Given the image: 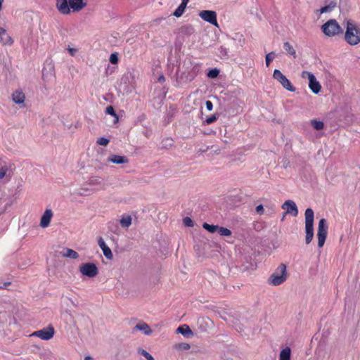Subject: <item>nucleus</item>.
I'll list each match as a JSON object with an SVG mask.
<instances>
[{"instance_id": "f257e3e1", "label": "nucleus", "mask_w": 360, "mask_h": 360, "mask_svg": "<svg viewBox=\"0 0 360 360\" xmlns=\"http://www.w3.org/2000/svg\"><path fill=\"white\" fill-rule=\"evenodd\" d=\"M345 39L350 45H356L360 42V27H356L350 20L347 21Z\"/></svg>"}, {"instance_id": "f03ea898", "label": "nucleus", "mask_w": 360, "mask_h": 360, "mask_svg": "<svg viewBox=\"0 0 360 360\" xmlns=\"http://www.w3.org/2000/svg\"><path fill=\"white\" fill-rule=\"evenodd\" d=\"M305 243L309 244L314 238V212L312 209L307 208L305 210Z\"/></svg>"}, {"instance_id": "7ed1b4c3", "label": "nucleus", "mask_w": 360, "mask_h": 360, "mask_svg": "<svg viewBox=\"0 0 360 360\" xmlns=\"http://www.w3.org/2000/svg\"><path fill=\"white\" fill-rule=\"evenodd\" d=\"M287 279L286 266L281 264L269 278V283L277 286Z\"/></svg>"}, {"instance_id": "20e7f679", "label": "nucleus", "mask_w": 360, "mask_h": 360, "mask_svg": "<svg viewBox=\"0 0 360 360\" xmlns=\"http://www.w3.org/2000/svg\"><path fill=\"white\" fill-rule=\"evenodd\" d=\"M321 30L328 37H334L343 33L342 28L335 19H330L321 26Z\"/></svg>"}, {"instance_id": "39448f33", "label": "nucleus", "mask_w": 360, "mask_h": 360, "mask_svg": "<svg viewBox=\"0 0 360 360\" xmlns=\"http://www.w3.org/2000/svg\"><path fill=\"white\" fill-rule=\"evenodd\" d=\"M328 224L325 219H321L319 221L317 238L318 246L321 248L323 246L328 233Z\"/></svg>"}, {"instance_id": "423d86ee", "label": "nucleus", "mask_w": 360, "mask_h": 360, "mask_svg": "<svg viewBox=\"0 0 360 360\" xmlns=\"http://www.w3.org/2000/svg\"><path fill=\"white\" fill-rule=\"evenodd\" d=\"M273 77L276 79L286 90L290 92L295 91L296 89L292 85L290 80L279 70H274Z\"/></svg>"}, {"instance_id": "0eeeda50", "label": "nucleus", "mask_w": 360, "mask_h": 360, "mask_svg": "<svg viewBox=\"0 0 360 360\" xmlns=\"http://www.w3.org/2000/svg\"><path fill=\"white\" fill-rule=\"evenodd\" d=\"M80 272L89 278L95 277L98 274V270L94 263H84L79 267Z\"/></svg>"}, {"instance_id": "6e6552de", "label": "nucleus", "mask_w": 360, "mask_h": 360, "mask_svg": "<svg viewBox=\"0 0 360 360\" xmlns=\"http://www.w3.org/2000/svg\"><path fill=\"white\" fill-rule=\"evenodd\" d=\"M54 333V328L50 325L45 328L34 332L32 335L38 337L44 340H49L53 337Z\"/></svg>"}, {"instance_id": "1a4fd4ad", "label": "nucleus", "mask_w": 360, "mask_h": 360, "mask_svg": "<svg viewBox=\"0 0 360 360\" xmlns=\"http://www.w3.org/2000/svg\"><path fill=\"white\" fill-rule=\"evenodd\" d=\"M199 16L205 21L213 25L215 27H219L217 20V13L214 11L204 10L199 13Z\"/></svg>"}, {"instance_id": "9d476101", "label": "nucleus", "mask_w": 360, "mask_h": 360, "mask_svg": "<svg viewBox=\"0 0 360 360\" xmlns=\"http://www.w3.org/2000/svg\"><path fill=\"white\" fill-rule=\"evenodd\" d=\"M282 209L285 210V214H291L296 217L298 214V209L295 202L291 200H288L281 206Z\"/></svg>"}, {"instance_id": "9b49d317", "label": "nucleus", "mask_w": 360, "mask_h": 360, "mask_svg": "<svg viewBox=\"0 0 360 360\" xmlns=\"http://www.w3.org/2000/svg\"><path fill=\"white\" fill-rule=\"evenodd\" d=\"M53 216V211L51 209H46L41 217L40 226L46 228L49 226L51 220Z\"/></svg>"}, {"instance_id": "f8f14e48", "label": "nucleus", "mask_w": 360, "mask_h": 360, "mask_svg": "<svg viewBox=\"0 0 360 360\" xmlns=\"http://www.w3.org/2000/svg\"><path fill=\"white\" fill-rule=\"evenodd\" d=\"M56 8L63 15L70 14L69 0H57Z\"/></svg>"}, {"instance_id": "ddd939ff", "label": "nucleus", "mask_w": 360, "mask_h": 360, "mask_svg": "<svg viewBox=\"0 0 360 360\" xmlns=\"http://www.w3.org/2000/svg\"><path fill=\"white\" fill-rule=\"evenodd\" d=\"M98 244L99 247L101 248V250H103L104 256L108 259H112L113 258L112 252L110 248L105 244L104 240L101 237L99 238V239L98 240Z\"/></svg>"}, {"instance_id": "4468645a", "label": "nucleus", "mask_w": 360, "mask_h": 360, "mask_svg": "<svg viewBox=\"0 0 360 360\" xmlns=\"http://www.w3.org/2000/svg\"><path fill=\"white\" fill-rule=\"evenodd\" d=\"M309 87L311 91L317 94L320 92L321 86L320 83L316 80V78L314 75H311L309 79Z\"/></svg>"}, {"instance_id": "2eb2a0df", "label": "nucleus", "mask_w": 360, "mask_h": 360, "mask_svg": "<svg viewBox=\"0 0 360 360\" xmlns=\"http://www.w3.org/2000/svg\"><path fill=\"white\" fill-rule=\"evenodd\" d=\"M86 5L83 0H69L70 10L72 9L73 12L81 11Z\"/></svg>"}, {"instance_id": "dca6fc26", "label": "nucleus", "mask_w": 360, "mask_h": 360, "mask_svg": "<svg viewBox=\"0 0 360 360\" xmlns=\"http://www.w3.org/2000/svg\"><path fill=\"white\" fill-rule=\"evenodd\" d=\"M0 43L3 45H11L13 44V39L3 27H0Z\"/></svg>"}, {"instance_id": "f3484780", "label": "nucleus", "mask_w": 360, "mask_h": 360, "mask_svg": "<svg viewBox=\"0 0 360 360\" xmlns=\"http://www.w3.org/2000/svg\"><path fill=\"white\" fill-rule=\"evenodd\" d=\"M13 101L16 104H22L25 102V96L21 91H15L12 95Z\"/></svg>"}, {"instance_id": "a211bd4d", "label": "nucleus", "mask_w": 360, "mask_h": 360, "mask_svg": "<svg viewBox=\"0 0 360 360\" xmlns=\"http://www.w3.org/2000/svg\"><path fill=\"white\" fill-rule=\"evenodd\" d=\"M108 160L115 164H124L128 162V159L125 156L112 155L108 158Z\"/></svg>"}, {"instance_id": "6ab92c4d", "label": "nucleus", "mask_w": 360, "mask_h": 360, "mask_svg": "<svg viewBox=\"0 0 360 360\" xmlns=\"http://www.w3.org/2000/svg\"><path fill=\"white\" fill-rule=\"evenodd\" d=\"M176 332L178 333H181V335H183L184 336H185L186 338H189L190 336L193 335L192 330H191L189 326L187 325H183V326H179L176 329Z\"/></svg>"}, {"instance_id": "aec40b11", "label": "nucleus", "mask_w": 360, "mask_h": 360, "mask_svg": "<svg viewBox=\"0 0 360 360\" xmlns=\"http://www.w3.org/2000/svg\"><path fill=\"white\" fill-rule=\"evenodd\" d=\"M61 255L65 257H69L74 259L79 257V254L76 251L70 248H65L61 252Z\"/></svg>"}, {"instance_id": "412c9836", "label": "nucleus", "mask_w": 360, "mask_h": 360, "mask_svg": "<svg viewBox=\"0 0 360 360\" xmlns=\"http://www.w3.org/2000/svg\"><path fill=\"white\" fill-rule=\"evenodd\" d=\"M291 349L290 347H286L283 349L279 355V360H290Z\"/></svg>"}, {"instance_id": "4be33fe9", "label": "nucleus", "mask_w": 360, "mask_h": 360, "mask_svg": "<svg viewBox=\"0 0 360 360\" xmlns=\"http://www.w3.org/2000/svg\"><path fill=\"white\" fill-rule=\"evenodd\" d=\"M228 53H229V49L224 46H219L216 51V54L218 56H219L221 58H228V57H229Z\"/></svg>"}, {"instance_id": "5701e85b", "label": "nucleus", "mask_w": 360, "mask_h": 360, "mask_svg": "<svg viewBox=\"0 0 360 360\" xmlns=\"http://www.w3.org/2000/svg\"><path fill=\"white\" fill-rule=\"evenodd\" d=\"M283 48L288 54L293 56L294 58H296V57H297L296 51H295V49L293 48V46L289 42H288V41L284 42Z\"/></svg>"}, {"instance_id": "b1692460", "label": "nucleus", "mask_w": 360, "mask_h": 360, "mask_svg": "<svg viewBox=\"0 0 360 360\" xmlns=\"http://www.w3.org/2000/svg\"><path fill=\"white\" fill-rule=\"evenodd\" d=\"M134 329L142 330L146 335H149L152 332L148 325L145 323L137 324Z\"/></svg>"}, {"instance_id": "393cba45", "label": "nucleus", "mask_w": 360, "mask_h": 360, "mask_svg": "<svg viewBox=\"0 0 360 360\" xmlns=\"http://www.w3.org/2000/svg\"><path fill=\"white\" fill-rule=\"evenodd\" d=\"M132 219L131 216H123L120 219V224L123 228H128L131 224Z\"/></svg>"}, {"instance_id": "a878e982", "label": "nucleus", "mask_w": 360, "mask_h": 360, "mask_svg": "<svg viewBox=\"0 0 360 360\" xmlns=\"http://www.w3.org/2000/svg\"><path fill=\"white\" fill-rule=\"evenodd\" d=\"M87 184L91 186H101L102 184V179L99 176H91L88 180Z\"/></svg>"}, {"instance_id": "bb28decb", "label": "nucleus", "mask_w": 360, "mask_h": 360, "mask_svg": "<svg viewBox=\"0 0 360 360\" xmlns=\"http://www.w3.org/2000/svg\"><path fill=\"white\" fill-rule=\"evenodd\" d=\"M335 7H336V3L334 1H331L328 5L322 7L320 9V13H329V12L332 11L333 10V8Z\"/></svg>"}, {"instance_id": "cd10ccee", "label": "nucleus", "mask_w": 360, "mask_h": 360, "mask_svg": "<svg viewBox=\"0 0 360 360\" xmlns=\"http://www.w3.org/2000/svg\"><path fill=\"white\" fill-rule=\"evenodd\" d=\"M203 229L209 231L210 233H214L217 231V229H219V226L217 225H213V224H209L207 223H204L202 224Z\"/></svg>"}, {"instance_id": "c85d7f7f", "label": "nucleus", "mask_w": 360, "mask_h": 360, "mask_svg": "<svg viewBox=\"0 0 360 360\" xmlns=\"http://www.w3.org/2000/svg\"><path fill=\"white\" fill-rule=\"evenodd\" d=\"M186 7V6L180 4V5L178 6V8L173 13V15H174L175 17H177V18L181 16L185 11Z\"/></svg>"}, {"instance_id": "c756f323", "label": "nucleus", "mask_w": 360, "mask_h": 360, "mask_svg": "<svg viewBox=\"0 0 360 360\" xmlns=\"http://www.w3.org/2000/svg\"><path fill=\"white\" fill-rule=\"evenodd\" d=\"M218 233L221 236H229L231 235V231L227 228L219 226L217 229Z\"/></svg>"}, {"instance_id": "7c9ffc66", "label": "nucleus", "mask_w": 360, "mask_h": 360, "mask_svg": "<svg viewBox=\"0 0 360 360\" xmlns=\"http://www.w3.org/2000/svg\"><path fill=\"white\" fill-rule=\"evenodd\" d=\"M311 125L313 126V127L316 130H321L324 127V124L321 121H317L316 120H312L311 121Z\"/></svg>"}, {"instance_id": "2f4dec72", "label": "nucleus", "mask_w": 360, "mask_h": 360, "mask_svg": "<svg viewBox=\"0 0 360 360\" xmlns=\"http://www.w3.org/2000/svg\"><path fill=\"white\" fill-rule=\"evenodd\" d=\"M105 112L108 115L113 116L115 118V122L118 121V116L116 114L115 109L112 105H109L105 108Z\"/></svg>"}, {"instance_id": "473e14b6", "label": "nucleus", "mask_w": 360, "mask_h": 360, "mask_svg": "<svg viewBox=\"0 0 360 360\" xmlns=\"http://www.w3.org/2000/svg\"><path fill=\"white\" fill-rule=\"evenodd\" d=\"M138 353L143 356L147 360H155L152 355L143 349L139 348Z\"/></svg>"}, {"instance_id": "72a5a7b5", "label": "nucleus", "mask_w": 360, "mask_h": 360, "mask_svg": "<svg viewBox=\"0 0 360 360\" xmlns=\"http://www.w3.org/2000/svg\"><path fill=\"white\" fill-rule=\"evenodd\" d=\"M274 57H275L274 52H270L266 55L265 61H266V65L267 67L269 66L270 63H271V61L273 60Z\"/></svg>"}, {"instance_id": "f704fd0d", "label": "nucleus", "mask_w": 360, "mask_h": 360, "mask_svg": "<svg viewBox=\"0 0 360 360\" xmlns=\"http://www.w3.org/2000/svg\"><path fill=\"white\" fill-rule=\"evenodd\" d=\"M90 193V190L88 188H80L75 192L79 195H87Z\"/></svg>"}, {"instance_id": "c9c22d12", "label": "nucleus", "mask_w": 360, "mask_h": 360, "mask_svg": "<svg viewBox=\"0 0 360 360\" xmlns=\"http://www.w3.org/2000/svg\"><path fill=\"white\" fill-rule=\"evenodd\" d=\"M9 172V169L7 166H2L0 167V179H4L6 176L7 173Z\"/></svg>"}, {"instance_id": "e433bc0d", "label": "nucleus", "mask_w": 360, "mask_h": 360, "mask_svg": "<svg viewBox=\"0 0 360 360\" xmlns=\"http://www.w3.org/2000/svg\"><path fill=\"white\" fill-rule=\"evenodd\" d=\"M218 117V115H212L205 120V123H206L207 124H210L214 122L217 120Z\"/></svg>"}, {"instance_id": "4c0bfd02", "label": "nucleus", "mask_w": 360, "mask_h": 360, "mask_svg": "<svg viewBox=\"0 0 360 360\" xmlns=\"http://www.w3.org/2000/svg\"><path fill=\"white\" fill-rule=\"evenodd\" d=\"M219 73V70L217 68H214V69H212L210 71H209V72L207 73V76L210 78H215L218 76Z\"/></svg>"}, {"instance_id": "58836bf2", "label": "nucleus", "mask_w": 360, "mask_h": 360, "mask_svg": "<svg viewBox=\"0 0 360 360\" xmlns=\"http://www.w3.org/2000/svg\"><path fill=\"white\" fill-rule=\"evenodd\" d=\"M96 143L100 146H107L109 143V140L104 137H100L98 139Z\"/></svg>"}, {"instance_id": "ea45409f", "label": "nucleus", "mask_w": 360, "mask_h": 360, "mask_svg": "<svg viewBox=\"0 0 360 360\" xmlns=\"http://www.w3.org/2000/svg\"><path fill=\"white\" fill-rule=\"evenodd\" d=\"M109 60L112 64H117L118 63L117 53H113L110 54Z\"/></svg>"}, {"instance_id": "a19ab883", "label": "nucleus", "mask_w": 360, "mask_h": 360, "mask_svg": "<svg viewBox=\"0 0 360 360\" xmlns=\"http://www.w3.org/2000/svg\"><path fill=\"white\" fill-rule=\"evenodd\" d=\"M183 221L186 226L193 227L194 225L193 220L188 217H185Z\"/></svg>"}, {"instance_id": "79ce46f5", "label": "nucleus", "mask_w": 360, "mask_h": 360, "mask_svg": "<svg viewBox=\"0 0 360 360\" xmlns=\"http://www.w3.org/2000/svg\"><path fill=\"white\" fill-rule=\"evenodd\" d=\"M108 228L112 232L116 233L117 230L118 229V225L117 223L115 224L113 222H110L108 224Z\"/></svg>"}, {"instance_id": "37998d69", "label": "nucleus", "mask_w": 360, "mask_h": 360, "mask_svg": "<svg viewBox=\"0 0 360 360\" xmlns=\"http://www.w3.org/2000/svg\"><path fill=\"white\" fill-rule=\"evenodd\" d=\"M311 75H314L308 71H303L302 72V78H308V79H309Z\"/></svg>"}, {"instance_id": "c03bdc74", "label": "nucleus", "mask_w": 360, "mask_h": 360, "mask_svg": "<svg viewBox=\"0 0 360 360\" xmlns=\"http://www.w3.org/2000/svg\"><path fill=\"white\" fill-rule=\"evenodd\" d=\"M205 106L207 110L211 111L213 109V104L210 101H207L205 102Z\"/></svg>"}, {"instance_id": "a18cd8bd", "label": "nucleus", "mask_w": 360, "mask_h": 360, "mask_svg": "<svg viewBox=\"0 0 360 360\" xmlns=\"http://www.w3.org/2000/svg\"><path fill=\"white\" fill-rule=\"evenodd\" d=\"M256 212L259 214H262L263 212H264V207H263V205H259L256 207Z\"/></svg>"}, {"instance_id": "49530a36", "label": "nucleus", "mask_w": 360, "mask_h": 360, "mask_svg": "<svg viewBox=\"0 0 360 360\" xmlns=\"http://www.w3.org/2000/svg\"><path fill=\"white\" fill-rule=\"evenodd\" d=\"M11 284V283L10 281L0 283V289H6Z\"/></svg>"}, {"instance_id": "de8ad7c7", "label": "nucleus", "mask_w": 360, "mask_h": 360, "mask_svg": "<svg viewBox=\"0 0 360 360\" xmlns=\"http://www.w3.org/2000/svg\"><path fill=\"white\" fill-rule=\"evenodd\" d=\"M163 142H165L167 146H172L173 140L170 138H166L163 140Z\"/></svg>"}, {"instance_id": "09e8293b", "label": "nucleus", "mask_w": 360, "mask_h": 360, "mask_svg": "<svg viewBox=\"0 0 360 360\" xmlns=\"http://www.w3.org/2000/svg\"><path fill=\"white\" fill-rule=\"evenodd\" d=\"M211 148L213 149V152L214 154L218 155L221 152V149L218 147H215L214 146H211Z\"/></svg>"}, {"instance_id": "8fccbe9b", "label": "nucleus", "mask_w": 360, "mask_h": 360, "mask_svg": "<svg viewBox=\"0 0 360 360\" xmlns=\"http://www.w3.org/2000/svg\"><path fill=\"white\" fill-rule=\"evenodd\" d=\"M68 51L72 56H74L76 54L77 50L74 48H68Z\"/></svg>"}, {"instance_id": "3c124183", "label": "nucleus", "mask_w": 360, "mask_h": 360, "mask_svg": "<svg viewBox=\"0 0 360 360\" xmlns=\"http://www.w3.org/2000/svg\"><path fill=\"white\" fill-rule=\"evenodd\" d=\"M181 348L184 349H188L190 348V345L187 343H184L182 345V347Z\"/></svg>"}, {"instance_id": "603ef678", "label": "nucleus", "mask_w": 360, "mask_h": 360, "mask_svg": "<svg viewBox=\"0 0 360 360\" xmlns=\"http://www.w3.org/2000/svg\"><path fill=\"white\" fill-rule=\"evenodd\" d=\"M165 79L163 75H161L158 77V82H165Z\"/></svg>"}, {"instance_id": "864d4df0", "label": "nucleus", "mask_w": 360, "mask_h": 360, "mask_svg": "<svg viewBox=\"0 0 360 360\" xmlns=\"http://www.w3.org/2000/svg\"><path fill=\"white\" fill-rule=\"evenodd\" d=\"M188 1H189V0H182L181 4L186 6Z\"/></svg>"}, {"instance_id": "5fc2aeb1", "label": "nucleus", "mask_w": 360, "mask_h": 360, "mask_svg": "<svg viewBox=\"0 0 360 360\" xmlns=\"http://www.w3.org/2000/svg\"><path fill=\"white\" fill-rule=\"evenodd\" d=\"M84 360H93V358L91 357L90 356H87L85 357Z\"/></svg>"}, {"instance_id": "6e6d98bb", "label": "nucleus", "mask_w": 360, "mask_h": 360, "mask_svg": "<svg viewBox=\"0 0 360 360\" xmlns=\"http://www.w3.org/2000/svg\"><path fill=\"white\" fill-rule=\"evenodd\" d=\"M285 215H286V214H285V212H284V213H283V217H282V219H281V220H282V221H283V220H284Z\"/></svg>"}, {"instance_id": "4d7b16f0", "label": "nucleus", "mask_w": 360, "mask_h": 360, "mask_svg": "<svg viewBox=\"0 0 360 360\" xmlns=\"http://www.w3.org/2000/svg\"><path fill=\"white\" fill-rule=\"evenodd\" d=\"M209 148H210V147H207V149H206L205 151L209 149Z\"/></svg>"}]
</instances>
